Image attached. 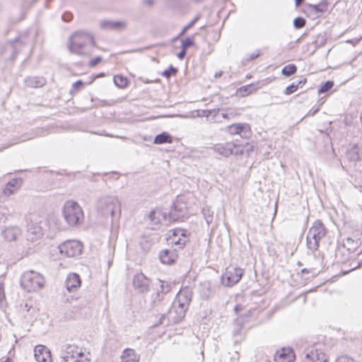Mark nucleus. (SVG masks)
<instances>
[{"mask_svg": "<svg viewBox=\"0 0 362 362\" xmlns=\"http://www.w3.org/2000/svg\"><path fill=\"white\" fill-rule=\"evenodd\" d=\"M101 59L102 58L100 57H96L93 59H92L90 62H89V66H95V65H97L99 62H101Z\"/></svg>", "mask_w": 362, "mask_h": 362, "instance_id": "nucleus-47", "label": "nucleus"}, {"mask_svg": "<svg viewBox=\"0 0 362 362\" xmlns=\"http://www.w3.org/2000/svg\"><path fill=\"white\" fill-rule=\"evenodd\" d=\"M320 110V107H317L315 110H310L308 113L307 114L308 116H314Z\"/></svg>", "mask_w": 362, "mask_h": 362, "instance_id": "nucleus-55", "label": "nucleus"}, {"mask_svg": "<svg viewBox=\"0 0 362 362\" xmlns=\"http://www.w3.org/2000/svg\"><path fill=\"white\" fill-rule=\"evenodd\" d=\"M171 290V286L168 282L160 281V288L158 289L159 292L166 296Z\"/></svg>", "mask_w": 362, "mask_h": 362, "instance_id": "nucleus-37", "label": "nucleus"}, {"mask_svg": "<svg viewBox=\"0 0 362 362\" xmlns=\"http://www.w3.org/2000/svg\"><path fill=\"white\" fill-rule=\"evenodd\" d=\"M187 213V207L185 204L177 200L173 204V209L170 210V216L174 221H177L185 217Z\"/></svg>", "mask_w": 362, "mask_h": 362, "instance_id": "nucleus-18", "label": "nucleus"}, {"mask_svg": "<svg viewBox=\"0 0 362 362\" xmlns=\"http://www.w3.org/2000/svg\"><path fill=\"white\" fill-rule=\"evenodd\" d=\"M303 1L304 0H295L296 6H299L303 2Z\"/></svg>", "mask_w": 362, "mask_h": 362, "instance_id": "nucleus-62", "label": "nucleus"}, {"mask_svg": "<svg viewBox=\"0 0 362 362\" xmlns=\"http://www.w3.org/2000/svg\"><path fill=\"white\" fill-rule=\"evenodd\" d=\"M334 86V82L331 81H326L318 90L319 93H325L329 91Z\"/></svg>", "mask_w": 362, "mask_h": 362, "instance_id": "nucleus-39", "label": "nucleus"}, {"mask_svg": "<svg viewBox=\"0 0 362 362\" xmlns=\"http://www.w3.org/2000/svg\"><path fill=\"white\" fill-rule=\"evenodd\" d=\"M162 214L160 211H151L148 216V226L152 230H156L160 223Z\"/></svg>", "mask_w": 362, "mask_h": 362, "instance_id": "nucleus-26", "label": "nucleus"}, {"mask_svg": "<svg viewBox=\"0 0 362 362\" xmlns=\"http://www.w3.org/2000/svg\"><path fill=\"white\" fill-rule=\"evenodd\" d=\"M34 357L37 362H52L51 352L44 345H37L34 349Z\"/></svg>", "mask_w": 362, "mask_h": 362, "instance_id": "nucleus-17", "label": "nucleus"}, {"mask_svg": "<svg viewBox=\"0 0 362 362\" xmlns=\"http://www.w3.org/2000/svg\"><path fill=\"white\" fill-rule=\"evenodd\" d=\"M226 110H227L228 113L229 114V119L237 115V114L235 112H234V111L232 109H228Z\"/></svg>", "mask_w": 362, "mask_h": 362, "instance_id": "nucleus-59", "label": "nucleus"}, {"mask_svg": "<svg viewBox=\"0 0 362 362\" xmlns=\"http://www.w3.org/2000/svg\"><path fill=\"white\" fill-rule=\"evenodd\" d=\"M259 50H257L256 52H253V53L250 54L249 55V58H248V59H249L250 60H253V59H255L257 58V57H259Z\"/></svg>", "mask_w": 362, "mask_h": 362, "instance_id": "nucleus-52", "label": "nucleus"}, {"mask_svg": "<svg viewBox=\"0 0 362 362\" xmlns=\"http://www.w3.org/2000/svg\"><path fill=\"white\" fill-rule=\"evenodd\" d=\"M229 134H239L242 138H248L251 134L250 125L247 123H235L228 126Z\"/></svg>", "mask_w": 362, "mask_h": 362, "instance_id": "nucleus-15", "label": "nucleus"}, {"mask_svg": "<svg viewBox=\"0 0 362 362\" xmlns=\"http://www.w3.org/2000/svg\"><path fill=\"white\" fill-rule=\"evenodd\" d=\"M194 45V37H188L182 41L181 48L187 49L189 47Z\"/></svg>", "mask_w": 362, "mask_h": 362, "instance_id": "nucleus-40", "label": "nucleus"}, {"mask_svg": "<svg viewBox=\"0 0 362 362\" xmlns=\"http://www.w3.org/2000/svg\"><path fill=\"white\" fill-rule=\"evenodd\" d=\"M215 286H213L209 281L200 283L199 286V293L202 300H208L214 296Z\"/></svg>", "mask_w": 362, "mask_h": 362, "instance_id": "nucleus-19", "label": "nucleus"}, {"mask_svg": "<svg viewBox=\"0 0 362 362\" xmlns=\"http://www.w3.org/2000/svg\"><path fill=\"white\" fill-rule=\"evenodd\" d=\"M202 213L206 223L210 224L214 219L213 211L208 206H205L202 209Z\"/></svg>", "mask_w": 362, "mask_h": 362, "instance_id": "nucleus-36", "label": "nucleus"}, {"mask_svg": "<svg viewBox=\"0 0 362 362\" xmlns=\"http://www.w3.org/2000/svg\"><path fill=\"white\" fill-rule=\"evenodd\" d=\"M295 355L290 349H282L276 353L274 361L276 362H293Z\"/></svg>", "mask_w": 362, "mask_h": 362, "instance_id": "nucleus-22", "label": "nucleus"}, {"mask_svg": "<svg viewBox=\"0 0 362 362\" xmlns=\"http://www.w3.org/2000/svg\"><path fill=\"white\" fill-rule=\"evenodd\" d=\"M193 292L190 287L182 288L172 304V308L167 314H163L160 319V323H164L165 318L168 324H175L181 321L185 315L192 300Z\"/></svg>", "mask_w": 362, "mask_h": 362, "instance_id": "nucleus-1", "label": "nucleus"}, {"mask_svg": "<svg viewBox=\"0 0 362 362\" xmlns=\"http://www.w3.org/2000/svg\"><path fill=\"white\" fill-rule=\"evenodd\" d=\"M43 217L36 214H30L25 216L26 228L29 233L34 235L33 238H39L43 235L42 226Z\"/></svg>", "mask_w": 362, "mask_h": 362, "instance_id": "nucleus-9", "label": "nucleus"}, {"mask_svg": "<svg viewBox=\"0 0 362 362\" xmlns=\"http://www.w3.org/2000/svg\"><path fill=\"white\" fill-rule=\"evenodd\" d=\"M24 82L26 86L30 88L42 87L46 83L45 79L40 76H29L25 79Z\"/></svg>", "mask_w": 362, "mask_h": 362, "instance_id": "nucleus-27", "label": "nucleus"}, {"mask_svg": "<svg viewBox=\"0 0 362 362\" xmlns=\"http://www.w3.org/2000/svg\"><path fill=\"white\" fill-rule=\"evenodd\" d=\"M139 245L144 251L148 252L152 246V242L148 238L143 236L139 242Z\"/></svg>", "mask_w": 362, "mask_h": 362, "instance_id": "nucleus-34", "label": "nucleus"}, {"mask_svg": "<svg viewBox=\"0 0 362 362\" xmlns=\"http://www.w3.org/2000/svg\"><path fill=\"white\" fill-rule=\"evenodd\" d=\"M127 23L125 21L103 20L100 22V28L105 30L120 31L127 28Z\"/></svg>", "mask_w": 362, "mask_h": 362, "instance_id": "nucleus-16", "label": "nucleus"}, {"mask_svg": "<svg viewBox=\"0 0 362 362\" xmlns=\"http://www.w3.org/2000/svg\"><path fill=\"white\" fill-rule=\"evenodd\" d=\"M326 230L323 224L316 221L309 229L306 236L307 247L312 252H315L319 247L320 240L325 235Z\"/></svg>", "mask_w": 362, "mask_h": 362, "instance_id": "nucleus-7", "label": "nucleus"}, {"mask_svg": "<svg viewBox=\"0 0 362 362\" xmlns=\"http://www.w3.org/2000/svg\"><path fill=\"white\" fill-rule=\"evenodd\" d=\"M199 115L202 116V117H206L207 118H211L210 110H202V113Z\"/></svg>", "mask_w": 362, "mask_h": 362, "instance_id": "nucleus-53", "label": "nucleus"}, {"mask_svg": "<svg viewBox=\"0 0 362 362\" xmlns=\"http://www.w3.org/2000/svg\"><path fill=\"white\" fill-rule=\"evenodd\" d=\"M199 19V17H195L190 23H189L187 25H185L183 29L184 32H187L189 29H190L194 23L197 22V21Z\"/></svg>", "mask_w": 362, "mask_h": 362, "instance_id": "nucleus-46", "label": "nucleus"}, {"mask_svg": "<svg viewBox=\"0 0 362 362\" xmlns=\"http://www.w3.org/2000/svg\"><path fill=\"white\" fill-rule=\"evenodd\" d=\"M31 308H32V305H28V303H25L23 307L22 306V309L23 311L25 310L27 312H29Z\"/></svg>", "mask_w": 362, "mask_h": 362, "instance_id": "nucleus-56", "label": "nucleus"}, {"mask_svg": "<svg viewBox=\"0 0 362 362\" xmlns=\"http://www.w3.org/2000/svg\"><path fill=\"white\" fill-rule=\"evenodd\" d=\"M327 356L325 353L321 351L319 353V356H317V362H327Z\"/></svg>", "mask_w": 362, "mask_h": 362, "instance_id": "nucleus-48", "label": "nucleus"}, {"mask_svg": "<svg viewBox=\"0 0 362 362\" xmlns=\"http://www.w3.org/2000/svg\"><path fill=\"white\" fill-rule=\"evenodd\" d=\"M65 286L69 292L76 291L81 286V279L76 273L69 274L66 279Z\"/></svg>", "mask_w": 362, "mask_h": 362, "instance_id": "nucleus-24", "label": "nucleus"}, {"mask_svg": "<svg viewBox=\"0 0 362 362\" xmlns=\"http://www.w3.org/2000/svg\"><path fill=\"white\" fill-rule=\"evenodd\" d=\"M308 6L316 13L322 14L327 11L328 2L327 0H321L318 4H308Z\"/></svg>", "mask_w": 362, "mask_h": 362, "instance_id": "nucleus-28", "label": "nucleus"}, {"mask_svg": "<svg viewBox=\"0 0 362 362\" xmlns=\"http://www.w3.org/2000/svg\"><path fill=\"white\" fill-rule=\"evenodd\" d=\"M186 32H184V29L182 28V31L179 33V35H177V37H180L181 36H182Z\"/></svg>", "mask_w": 362, "mask_h": 362, "instance_id": "nucleus-63", "label": "nucleus"}, {"mask_svg": "<svg viewBox=\"0 0 362 362\" xmlns=\"http://www.w3.org/2000/svg\"><path fill=\"white\" fill-rule=\"evenodd\" d=\"M62 362H89L90 358L81 348L75 344H66L60 354Z\"/></svg>", "mask_w": 362, "mask_h": 362, "instance_id": "nucleus-6", "label": "nucleus"}, {"mask_svg": "<svg viewBox=\"0 0 362 362\" xmlns=\"http://www.w3.org/2000/svg\"><path fill=\"white\" fill-rule=\"evenodd\" d=\"M220 109H213L210 110V115H211V119L214 120L215 122V117L217 116H220Z\"/></svg>", "mask_w": 362, "mask_h": 362, "instance_id": "nucleus-45", "label": "nucleus"}, {"mask_svg": "<svg viewBox=\"0 0 362 362\" xmlns=\"http://www.w3.org/2000/svg\"><path fill=\"white\" fill-rule=\"evenodd\" d=\"M143 3H144V4H145L146 6H152L154 4V1L153 0H143Z\"/></svg>", "mask_w": 362, "mask_h": 362, "instance_id": "nucleus-57", "label": "nucleus"}, {"mask_svg": "<svg viewBox=\"0 0 362 362\" xmlns=\"http://www.w3.org/2000/svg\"><path fill=\"white\" fill-rule=\"evenodd\" d=\"M305 83H306V78H303V79L298 81V83H296V85L298 88L299 86H302L304 84H305Z\"/></svg>", "mask_w": 362, "mask_h": 362, "instance_id": "nucleus-58", "label": "nucleus"}, {"mask_svg": "<svg viewBox=\"0 0 362 362\" xmlns=\"http://www.w3.org/2000/svg\"><path fill=\"white\" fill-rule=\"evenodd\" d=\"M321 351L315 350H307L305 353V358L303 362H317V356Z\"/></svg>", "mask_w": 362, "mask_h": 362, "instance_id": "nucleus-30", "label": "nucleus"}, {"mask_svg": "<svg viewBox=\"0 0 362 362\" xmlns=\"http://www.w3.org/2000/svg\"><path fill=\"white\" fill-rule=\"evenodd\" d=\"M297 71V67L295 64H290L285 66L282 70L281 74L285 76H291L294 74Z\"/></svg>", "mask_w": 362, "mask_h": 362, "instance_id": "nucleus-32", "label": "nucleus"}, {"mask_svg": "<svg viewBox=\"0 0 362 362\" xmlns=\"http://www.w3.org/2000/svg\"><path fill=\"white\" fill-rule=\"evenodd\" d=\"M216 153L228 157L230 155H238L243 153V150L240 146L236 145L233 142H226L224 144H216L210 147Z\"/></svg>", "mask_w": 362, "mask_h": 362, "instance_id": "nucleus-11", "label": "nucleus"}, {"mask_svg": "<svg viewBox=\"0 0 362 362\" xmlns=\"http://www.w3.org/2000/svg\"><path fill=\"white\" fill-rule=\"evenodd\" d=\"M83 248V244L76 240L64 241L58 246L59 253L62 256L69 258H74L81 255Z\"/></svg>", "mask_w": 362, "mask_h": 362, "instance_id": "nucleus-8", "label": "nucleus"}, {"mask_svg": "<svg viewBox=\"0 0 362 362\" xmlns=\"http://www.w3.org/2000/svg\"><path fill=\"white\" fill-rule=\"evenodd\" d=\"M341 252H342V250L339 249V250H337V253H336V257H337V258H338L339 255L340 253H341Z\"/></svg>", "mask_w": 362, "mask_h": 362, "instance_id": "nucleus-64", "label": "nucleus"}, {"mask_svg": "<svg viewBox=\"0 0 362 362\" xmlns=\"http://www.w3.org/2000/svg\"><path fill=\"white\" fill-rule=\"evenodd\" d=\"M120 362H139L140 356L131 348L124 349L119 356Z\"/></svg>", "mask_w": 362, "mask_h": 362, "instance_id": "nucleus-21", "label": "nucleus"}, {"mask_svg": "<svg viewBox=\"0 0 362 362\" xmlns=\"http://www.w3.org/2000/svg\"><path fill=\"white\" fill-rule=\"evenodd\" d=\"M83 81L81 80H78V81H76L75 83H74L73 88L76 90H78L83 86Z\"/></svg>", "mask_w": 362, "mask_h": 362, "instance_id": "nucleus-51", "label": "nucleus"}, {"mask_svg": "<svg viewBox=\"0 0 362 362\" xmlns=\"http://www.w3.org/2000/svg\"><path fill=\"white\" fill-rule=\"evenodd\" d=\"M62 18L64 22H69L72 19V14L69 12H66L62 15Z\"/></svg>", "mask_w": 362, "mask_h": 362, "instance_id": "nucleus-49", "label": "nucleus"}, {"mask_svg": "<svg viewBox=\"0 0 362 362\" xmlns=\"http://www.w3.org/2000/svg\"><path fill=\"white\" fill-rule=\"evenodd\" d=\"M297 90L298 87L296 85V83H293L286 88L284 90V94L288 95L296 92Z\"/></svg>", "mask_w": 362, "mask_h": 362, "instance_id": "nucleus-43", "label": "nucleus"}, {"mask_svg": "<svg viewBox=\"0 0 362 362\" xmlns=\"http://www.w3.org/2000/svg\"><path fill=\"white\" fill-rule=\"evenodd\" d=\"M45 284L44 276L39 272L34 270H28L24 272L20 280V284L22 288L26 291L37 292L41 290Z\"/></svg>", "mask_w": 362, "mask_h": 362, "instance_id": "nucleus-4", "label": "nucleus"}, {"mask_svg": "<svg viewBox=\"0 0 362 362\" xmlns=\"http://www.w3.org/2000/svg\"><path fill=\"white\" fill-rule=\"evenodd\" d=\"M306 21L302 17L296 18L293 21V26L296 29L302 28L305 26Z\"/></svg>", "mask_w": 362, "mask_h": 362, "instance_id": "nucleus-42", "label": "nucleus"}, {"mask_svg": "<svg viewBox=\"0 0 362 362\" xmlns=\"http://www.w3.org/2000/svg\"><path fill=\"white\" fill-rule=\"evenodd\" d=\"M22 184V180L20 178H14L9 181L3 189V194L9 197L16 192L20 189Z\"/></svg>", "mask_w": 362, "mask_h": 362, "instance_id": "nucleus-23", "label": "nucleus"}, {"mask_svg": "<svg viewBox=\"0 0 362 362\" xmlns=\"http://www.w3.org/2000/svg\"><path fill=\"white\" fill-rule=\"evenodd\" d=\"M186 233L187 231L182 228L174 229L169 239L170 243L177 245L179 248H182L188 241Z\"/></svg>", "mask_w": 362, "mask_h": 362, "instance_id": "nucleus-14", "label": "nucleus"}, {"mask_svg": "<svg viewBox=\"0 0 362 362\" xmlns=\"http://www.w3.org/2000/svg\"><path fill=\"white\" fill-rule=\"evenodd\" d=\"M150 279L147 278L143 273L136 274L132 280V285L134 290L139 293H146L150 289Z\"/></svg>", "mask_w": 362, "mask_h": 362, "instance_id": "nucleus-12", "label": "nucleus"}, {"mask_svg": "<svg viewBox=\"0 0 362 362\" xmlns=\"http://www.w3.org/2000/svg\"><path fill=\"white\" fill-rule=\"evenodd\" d=\"M186 53H187V49H185L184 48H181V51L177 54V57L180 59H183L185 58V57L186 56Z\"/></svg>", "mask_w": 362, "mask_h": 362, "instance_id": "nucleus-50", "label": "nucleus"}, {"mask_svg": "<svg viewBox=\"0 0 362 362\" xmlns=\"http://www.w3.org/2000/svg\"><path fill=\"white\" fill-rule=\"evenodd\" d=\"M172 141L171 136L165 132L158 134L154 139V143L156 144H170Z\"/></svg>", "mask_w": 362, "mask_h": 362, "instance_id": "nucleus-29", "label": "nucleus"}, {"mask_svg": "<svg viewBox=\"0 0 362 362\" xmlns=\"http://www.w3.org/2000/svg\"><path fill=\"white\" fill-rule=\"evenodd\" d=\"M335 362H355L354 358L347 356H341L337 358Z\"/></svg>", "mask_w": 362, "mask_h": 362, "instance_id": "nucleus-44", "label": "nucleus"}, {"mask_svg": "<svg viewBox=\"0 0 362 362\" xmlns=\"http://www.w3.org/2000/svg\"><path fill=\"white\" fill-rule=\"evenodd\" d=\"M165 299V296L159 291H157L156 293L152 294L151 296V304L153 307H156L158 304Z\"/></svg>", "mask_w": 362, "mask_h": 362, "instance_id": "nucleus-31", "label": "nucleus"}, {"mask_svg": "<svg viewBox=\"0 0 362 362\" xmlns=\"http://www.w3.org/2000/svg\"><path fill=\"white\" fill-rule=\"evenodd\" d=\"M177 257L175 249H165L160 252L159 258L163 264H171Z\"/></svg>", "mask_w": 362, "mask_h": 362, "instance_id": "nucleus-20", "label": "nucleus"}, {"mask_svg": "<svg viewBox=\"0 0 362 362\" xmlns=\"http://www.w3.org/2000/svg\"><path fill=\"white\" fill-rule=\"evenodd\" d=\"M253 89V86L252 84L247 85L239 88L237 92L238 94H239L240 96L245 97L250 94L252 92Z\"/></svg>", "mask_w": 362, "mask_h": 362, "instance_id": "nucleus-35", "label": "nucleus"}, {"mask_svg": "<svg viewBox=\"0 0 362 362\" xmlns=\"http://www.w3.org/2000/svg\"><path fill=\"white\" fill-rule=\"evenodd\" d=\"M4 300V291L2 286H0V305H2Z\"/></svg>", "mask_w": 362, "mask_h": 362, "instance_id": "nucleus-54", "label": "nucleus"}, {"mask_svg": "<svg viewBox=\"0 0 362 362\" xmlns=\"http://www.w3.org/2000/svg\"><path fill=\"white\" fill-rule=\"evenodd\" d=\"M2 236L7 241L16 240L21 235V230L18 226H9L1 232Z\"/></svg>", "mask_w": 362, "mask_h": 362, "instance_id": "nucleus-25", "label": "nucleus"}, {"mask_svg": "<svg viewBox=\"0 0 362 362\" xmlns=\"http://www.w3.org/2000/svg\"><path fill=\"white\" fill-rule=\"evenodd\" d=\"M63 217L71 226L81 224L84 218L83 210L80 205L74 201H66L62 209Z\"/></svg>", "mask_w": 362, "mask_h": 362, "instance_id": "nucleus-5", "label": "nucleus"}, {"mask_svg": "<svg viewBox=\"0 0 362 362\" xmlns=\"http://www.w3.org/2000/svg\"><path fill=\"white\" fill-rule=\"evenodd\" d=\"M346 158L351 165L356 166L357 163L362 160V146L350 145L346 151Z\"/></svg>", "mask_w": 362, "mask_h": 362, "instance_id": "nucleus-13", "label": "nucleus"}, {"mask_svg": "<svg viewBox=\"0 0 362 362\" xmlns=\"http://www.w3.org/2000/svg\"><path fill=\"white\" fill-rule=\"evenodd\" d=\"M243 327V321L240 319H237L234 322V329L233 331L234 336H238L240 334Z\"/></svg>", "mask_w": 362, "mask_h": 362, "instance_id": "nucleus-38", "label": "nucleus"}, {"mask_svg": "<svg viewBox=\"0 0 362 362\" xmlns=\"http://www.w3.org/2000/svg\"><path fill=\"white\" fill-rule=\"evenodd\" d=\"M243 275V270L241 268L230 265L221 276V283L225 286L231 287L240 281Z\"/></svg>", "mask_w": 362, "mask_h": 362, "instance_id": "nucleus-10", "label": "nucleus"}, {"mask_svg": "<svg viewBox=\"0 0 362 362\" xmlns=\"http://www.w3.org/2000/svg\"><path fill=\"white\" fill-rule=\"evenodd\" d=\"M220 115L223 119H229V114L228 113L227 110H226V112H220Z\"/></svg>", "mask_w": 362, "mask_h": 362, "instance_id": "nucleus-60", "label": "nucleus"}, {"mask_svg": "<svg viewBox=\"0 0 362 362\" xmlns=\"http://www.w3.org/2000/svg\"><path fill=\"white\" fill-rule=\"evenodd\" d=\"M113 81H114L115 86H117L119 88H124L127 85V78L120 75L115 76L113 78Z\"/></svg>", "mask_w": 362, "mask_h": 362, "instance_id": "nucleus-33", "label": "nucleus"}, {"mask_svg": "<svg viewBox=\"0 0 362 362\" xmlns=\"http://www.w3.org/2000/svg\"><path fill=\"white\" fill-rule=\"evenodd\" d=\"M177 73V69L173 66H170L168 69L165 70L162 75L166 78H169L171 76H175Z\"/></svg>", "mask_w": 362, "mask_h": 362, "instance_id": "nucleus-41", "label": "nucleus"}, {"mask_svg": "<svg viewBox=\"0 0 362 362\" xmlns=\"http://www.w3.org/2000/svg\"><path fill=\"white\" fill-rule=\"evenodd\" d=\"M96 210L103 217L114 218L121 214V203L117 196L106 195L99 198L96 202Z\"/></svg>", "mask_w": 362, "mask_h": 362, "instance_id": "nucleus-3", "label": "nucleus"}, {"mask_svg": "<svg viewBox=\"0 0 362 362\" xmlns=\"http://www.w3.org/2000/svg\"><path fill=\"white\" fill-rule=\"evenodd\" d=\"M222 74H223L222 71L217 72L215 74L214 78H218L221 77L222 76Z\"/></svg>", "mask_w": 362, "mask_h": 362, "instance_id": "nucleus-61", "label": "nucleus"}, {"mask_svg": "<svg viewBox=\"0 0 362 362\" xmlns=\"http://www.w3.org/2000/svg\"><path fill=\"white\" fill-rule=\"evenodd\" d=\"M93 35L88 31L78 30L73 33L68 42V48L73 54L88 56L95 47Z\"/></svg>", "mask_w": 362, "mask_h": 362, "instance_id": "nucleus-2", "label": "nucleus"}]
</instances>
